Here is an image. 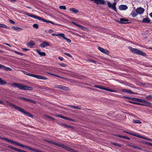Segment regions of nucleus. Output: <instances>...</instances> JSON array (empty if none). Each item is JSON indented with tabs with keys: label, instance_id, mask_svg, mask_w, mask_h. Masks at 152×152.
Wrapping results in <instances>:
<instances>
[{
	"label": "nucleus",
	"instance_id": "1",
	"mask_svg": "<svg viewBox=\"0 0 152 152\" xmlns=\"http://www.w3.org/2000/svg\"><path fill=\"white\" fill-rule=\"evenodd\" d=\"M44 140L48 143H50L58 146L64 148L65 150H66L68 151L72 152H77V151H75L73 149L69 147L66 145H65L64 144H61L59 143H57L53 141H51L45 139V140Z\"/></svg>",
	"mask_w": 152,
	"mask_h": 152
},
{
	"label": "nucleus",
	"instance_id": "2",
	"mask_svg": "<svg viewBox=\"0 0 152 152\" xmlns=\"http://www.w3.org/2000/svg\"><path fill=\"white\" fill-rule=\"evenodd\" d=\"M14 87H17L21 90H32L33 88L32 87L28 86L27 85H24L21 83H13L12 84Z\"/></svg>",
	"mask_w": 152,
	"mask_h": 152
},
{
	"label": "nucleus",
	"instance_id": "3",
	"mask_svg": "<svg viewBox=\"0 0 152 152\" xmlns=\"http://www.w3.org/2000/svg\"><path fill=\"white\" fill-rule=\"evenodd\" d=\"M10 105L13 107L15 109L18 110L20 112L23 113L25 115H26L28 116H29L30 117L33 118V115L32 114H30L28 112L25 111V110L22 108L20 107H18L15 104H13L12 103H10Z\"/></svg>",
	"mask_w": 152,
	"mask_h": 152
},
{
	"label": "nucleus",
	"instance_id": "4",
	"mask_svg": "<svg viewBox=\"0 0 152 152\" xmlns=\"http://www.w3.org/2000/svg\"><path fill=\"white\" fill-rule=\"evenodd\" d=\"M128 48L130 50L134 53L141 55L144 56H146V54L145 53L142 51L140 50L137 49L136 48H133L131 47H129Z\"/></svg>",
	"mask_w": 152,
	"mask_h": 152
},
{
	"label": "nucleus",
	"instance_id": "5",
	"mask_svg": "<svg viewBox=\"0 0 152 152\" xmlns=\"http://www.w3.org/2000/svg\"><path fill=\"white\" fill-rule=\"evenodd\" d=\"M71 23L74 24L76 26L79 27L81 30L83 31H90V30L88 28H87L84 26H83L82 25L79 24L77 23H76L74 21H72Z\"/></svg>",
	"mask_w": 152,
	"mask_h": 152
},
{
	"label": "nucleus",
	"instance_id": "6",
	"mask_svg": "<svg viewBox=\"0 0 152 152\" xmlns=\"http://www.w3.org/2000/svg\"><path fill=\"white\" fill-rule=\"evenodd\" d=\"M0 139H3L5 141H7V142H10L12 144H14L15 145H18L19 142H16L14 141H13V140H10L8 139V138L4 137H2L0 136Z\"/></svg>",
	"mask_w": 152,
	"mask_h": 152
},
{
	"label": "nucleus",
	"instance_id": "7",
	"mask_svg": "<svg viewBox=\"0 0 152 152\" xmlns=\"http://www.w3.org/2000/svg\"><path fill=\"white\" fill-rule=\"evenodd\" d=\"M18 145L20 146L21 147L26 148L29 150H30L32 151H33L35 152H36L37 150V149H34V148L31 147H30L28 146L27 145L22 144L21 143L19 142Z\"/></svg>",
	"mask_w": 152,
	"mask_h": 152
},
{
	"label": "nucleus",
	"instance_id": "8",
	"mask_svg": "<svg viewBox=\"0 0 152 152\" xmlns=\"http://www.w3.org/2000/svg\"><path fill=\"white\" fill-rule=\"evenodd\" d=\"M19 99H20L22 100L25 101L27 102H29L31 103L34 104H35L36 103V102L35 101H34L32 100L23 97H20L19 98Z\"/></svg>",
	"mask_w": 152,
	"mask_h": 152
},
{
	"label": "nucleus",
	"instance_id": "9",
	"mask_svg": "<svg viewBox=\"0 0 152 152\" xmlns=\"http://www.w3.org/2000/svg\"><path fill=\"white\" fill-rule=\"evenodd\" d=\"M108 5L109 7L112 8V9L114 11H116V8L115 7L116 3H113L112 4L110 2H108Z\"/></svg>",
	"mask_w": 152,
	"mask_h": 152
},
{
	"label": "nucleus",
	"instance_id": "10",
	"mask_svg": "<svg viewBox=\"0 0 152 152\" xmlns=\"http://www.w3.org/2000/svg\"><path fill=\"white\" fill-rule=\"evenodd\" d=\"M40 47L42 48H44L46 47L50 46L49 43L46 41H43L42 42L40 45Z\"/></svg>",
	"mask_w": 152,
	"mask_h": 152
},
{
	"label": "nucleus",
	"instance_id": "11",
	"mask_svg": "<svg viewBox=\"0 0 152 152\" xmlns=\"http://www.w3.org/2000/svg\"><path fill=\"white\" fill-rule=\"evenodd\" d=\"M98 49L100 50L102 52L106 54H108L109 53V51L107 50H106L100 47H98Z\"/></svg>",
	"mask_w": 152,
	"mask_h": 152
},
{
	"label": "nucleus",
	"instance_id": "12",
	"mask_svg": "<svg viewBox=\"0 0 152 152\" xmlns=\"http://www.w3.org/2000/svg\"><path fill=\"white\" fill-rule=\"evenodd\" d=\"M121 91L124 93H127L130 94H137V93L132 92L129 89H123L121 90Z\"/></svg>",
	"mask_w": 152,
	"mask_h": 152
},
{
	"label": "nucleus",
	"instance_id": "13",
	"mask_svg": "<svg viewBox=\"0 0 152 152\" xmlns=\"http://www.w3.org/2000/svg\"><path fill=\"white\" fill-rule=\"evenodd\" d=\"M144 11V9L141 7H139L136 10V12L139 14H142Z\"/></svg>",
	"mask_w": 152,
	"mask_h": 152
},
{
	"label": "nucleus",
	"instance_id": "14",
	"mask_svg": "<svg viewBox=\"0 0 152 152\" xmlns=\"http://www.w3.org/2000/svg\"><path fill=\"white\" fill-rule=\"evenodd\" d=\"M0 69H3L6 71H11V69L4 66L0 64Z\"/></svg>",
	"mask_w": 152,
	"mask_h": 152
},
{
	"label": "nucleus",
	"instance_id": "15",
	"mask_svg": "<svg viewBox=\"0 0 152 152\" xmlns=\"http://www.w3.org/2000/svg\"><path fill=\"white\" fill-rule=\"evenodd\" d=\"M57 123H58V124L59 125H60L62 126H64L66 128H71L73 129H74V127L72 126H71L68 125L66 124L62 123H61L59 122H58Z\"/></svg>",
	"mask_w": 152,
	"mask_h": 152
},
{
	"label": "nucleus",
	"instance_id": "16",
	"mask_svg": "<svg viewBox=\"0 0 152 152\" xmlns=\"http://www.w3.org/2000/svg\"><path fill=\"white\" fill-rule=\"evenodd\" d=\"M52 35L53 36H56L58 37H62L63 38H66V37H64V35L63 33H60V34H52Z\"/></svg>",
	"mask_w": 152,
	"mask_h": 152
},
{
	"label": "nucleus",
	"instance_id": "17",
	"mask_svg": "<svg viewBox=\"0 0 152 152\" xmlns=\"http://www.w3.org/2000/svg\"><path fill=\"white\" fill-rule=\"evenodd\" d=\"M119 8L121 10H125L128 8V7L126 5H121L119 6Z\"/></svg>",
	"mask_w": 152,
	"mask_h": 152
},
{
	"label": "nucleus",
	"instance_id": "18",
	"mask_svg": "<svg viewBox=\"0 0 152 152\" xmlns=\"http://www.w3.org/2000/svg\"><path fill=\"white\" fill-rule=\"evenodd\" d=\"M36 51L37 53L40 55L41 56H45L46 55V53L44 52H41V51L38 50L36 49Z\"/></svg>",
	"mask_w": 152,
	"mask_h": 152
},
{
	"label": "nucleus",
	"instance_id": "19",
	"mask_svg": "<svg viewBox=\"0 0 152 152\" xmlns=\"http://www.w3.org/2000/svg\"><path fill=\"white\" fill-rule=\"evenodd\" d=\"M119 22L121 23H126L129 21L128 20L124 18H121Z\"/></svg>",
	"mask_w": 152,
	"mask_h": 152
},
{
	"label": "nucleus",
	"instance_id": "20",
	"mask_svg": "<svg viewBox=\"0 0 152 152\" xmlns=\"http://www.w3.org/2000/svg\"><path fill=\"white\" fill-rule=\"evenodd\" d=\"M143 103L145 104V106L151 107V105L152 104V103L149 102H148L146 100H144Z\"/></svg>",
	"mask_w": 152,
	"mask_h": 152
},
{
	"label": "nucleus",
	"instance_id": "21",
	"mask_svg": "<svg viewBox=\"0 0 152 152\" xmlns=\"http://www.w3.org/2000/svg\"><path fill=\"white\" fill-rule=\"evenodd\" d=\"M34 18L36 19H37L39 20H41L42 21L44 22H47V20L42 19L41 17L35 15Z\"/></svg>",
	"mask_w": 152,
	"mask_h": 152
},
{
	"label": "nucleus",
	"instance_id": "22",
	"mask_svg": "<svg viewBox=\"0 0 152 152\" xmlns=\"http://www.w3.org/2000/svg\"><path fill=\"white\" fill-rule=\"evenodd\" d=\"M151 22V20L148 18H144L142 22L143 23H148Z\"/></svg>",
	"mask_w": 152,
	"mask_h": 152
},
{
	"label": "nucleus",
	"instance_id": "23",
	"mask_svg": "<svg viewBox=\"0 0 152 152\" xmlns=\"http://www.w3.org/2000/svg\"><path fill=\"white\" fill-rule=\"evenodd\" d=\"M12 28L14 30H15L16 31H21L22 30V29L20 28H19L18 26H12Z\"/></svg>",
	"mask_w": 152,
	"mask_h": 152
},
{
	"label": "nucleus",
	"instance_id": "24",
	"mask_svg": "<svg viewBox=\"0 0 152 152\" xmlns=\"http://www.w3.org/2000/svg\"><path fill=\"white\" fill-rule=\"evenodd\" d=\"M35 44V43L32 41H30L28 44L27 45L28 46L30 47H31L33 46Z\"/></svg>",
	"mask_w": 152,
	"mask_h": 152
},
{
	"label": "nucleus",
	"instance_id": "25",
	"mask_svg": "<svg viewBox=\"0 0 152 152\" xmlns=\"http://www.w3.org/2000/svg\"><path fill=\"white\" fill-rule=\"evenodd\" d=\"M70 11L74 13H78L79 12V11L74 8H71L69 9Z\"/></svg>",
	"mask_w": 152,
	"mask_h": 152
},
{
	"label": "nucleus",
	"instance_id": "26",
	"mask_svg": "<svg viewBox=\"0 0 152 152\" xmlns=\"http://www.w3.org/2000/svg\"><path fill=\"white\" fill-rule=\"evenodd\" d=\"M7 83L5 81L3 80L0 77V84L3 85L7 84Z\"/></svg>",
	"mask_w": 152,
	"mask_h": 152
},
{
	"label": "nucleus",
	"instance_id": "27",
	"mask_svg": "<svg viewBox=\"0 0 152 152\" xmlns=\"http://www.w3.org/2000/svg\"><path fill=\"white\" fill-rule=\"evenodd\" d=\"M60 89L64 90H68L69 88L66 86L61 85Z\"/></svg>",
	"mask_w": 152,
	"mask_h": 152
},
{
	"label": "nucleus",
	"instance_id": "28",
	"mask_svg": "<svg viewBox=\"0 0 152 152\" xmlns=\"http://www.w3.org/2000/svg\"><path fill=\"white\" fill-rule=\"evenodd\" d=\"M60 89L64 90H68L69 88L66 86L61 85Z\"/></svg>",
	"mask_w": 152,
	"mask_h": 152
},
{
	"label": "nucleus",
	"instance_id": "29",
	"mask_svg": "<svg viewBox=\"0 0 152 152\" xmlns=\"http://www.w3.org/2000/svg\"><path fill=\"white\" fill-rule=\"evenodd\" d=\"M135 137H139V138H140L141 139H144L145 140H146V137H145L142 136H141L137 134H136V136H135Z\"/></svg>",
	"mask_w": 152,
	"mask_h": 152
},
{
	"label": "nucleus",
	"instance_id": "30",
	"mask_svg": "<svg viewBox=\"0 0 152 152\" xmlns=\"http://www.w3.org/2000/svg\"><path fill=\"white\" fill-rule=\"evenodd\" d=\"M0 28H8V27L4 25V24L2 23H0Z\"/></svg>",
	"mask_w": 152,
	"mask_h": 152
},
{
	"label": "nucleus",
	"instance_id": "31",
	"mask_svg": "<svg viewBox=\"0 0 152 152\" xmlns=\"http://www.w3.org/2000/svg\"><path fill=\"white\" fill-rule=\"evenodd\" d=\"M133 122L134 123H137L139 124H140L142 123L139 120H135L134 119L133 120Z\"/></svg>",
	"mask_w": 152,
	"mask_h": 152
},
{
	"label": "nucleus",
	"instance_id": "32",
	"mask_svg": "<svg viewBox=\"0 0 152 152\" xmlns=\"http://www.w3.org/2000/svg\"><path fill=\"white\" fill-rule=\"evenodd\" d=\"M64 119H66V120L70 121H75L72 118H69L67 117H65L64 116Z\"/></svg>",
	"mask_w": 152,
	"mask_h": 152
},
{
	"label": "nucleus",
	"instance_id": "33",
	"mask_svg": "<svg viewBox=\"0 0 152 152\" xmlns=\"http://www.w3.org/2000/svg\"><path fill=\"white\" fill-rule=\"evenodd\" d=\"M111 144L114 145H115V146H118L120 147H121V144H119L118 143H115V142H112L111 143Z\"/></svg>",
	"mask_w": 152,
	"mask_h": 152
},
{
	"label": "nucleus",
	"instance_id": "34",
	"mask_svg": "<svg viewBox=\"0 0 152 152\" xmlns=\"http://www.w3.org/2000/svg\"><path fill=\"white\" fill-rule=\"evenodd\" d=\"M124 132L127 133V134H131L132 135H133L135 136H136V134L134 132H126V131Z\"/></svg>",
	"mask_w": 152,
	"mask_h": 152
},
{
	"label": "nucleus",
	"instance_id": "35",
	"mask_svg": "<svg viewBox=\"0 0 152 152\" xmlns=\"http://www.w3.org/2000/svg\"><path fill=\"white\" fill-rule=\"evenodd\" d=\"M137 14L136 12L134 11H133L131 14V15L133 17H136L137 15Z\"/></svg>",
	"mask_w": 152,
	"mask_h": 152
},
{
	"label": "nucleus",
	"instance_id": "36",
	"mask_svg": "<svg viewBox=\"0 0 152 152\" xmlns=\"http://www.w3.org/2000/svg\"><path fill=\"white\" fill-rule=\"evenodd\" d=\"M119 136L120 137V138H121L126 139L128 140H130V138L129 137H128L122 135V136Z\"/></svg>",
	"mask_w": 152,
	"mask_h": 152
},
{
	"label": "nucleus",
	"instance_id": "37",
	"mask_svg": "<svg viewBox=\"0 0 152 152\" xmlns=\"http://www.w3.org/2000/svg\"><path fill=\"white\" fill-rule=\"evenodd\" d=\"M25 14L29 16H30V17L31 18H34V16L35 15H33L32 14L28 13H25Z\"/></svg>",
	"mask_w": 152,
	"mask_h": 152
},
{
	"label": "nucleus",
	"instance_id": "38",
	"mask_svg": "<svg viewBox=\"0 0 152 152\" xmlns=\"http://www.w3.org/2000/svg\"><path fill=\"white\" fill-rule=\"evenodd\" d=\"M145 98L147 100H151L152 99V95H150L148 96H147L145 97Z\"/></svg>",
	"mask_w": 152,
	"mask_h": 152
},
{
	"label": "nucleus",
	"instance_id": "39",
	"mask_svg": "<svg viewBox=\"0 0 152 152\" xmlns=\"http://www.w3.org/2000/svg\"><path fill=\"white\" fill-rule=\"evenodd\" d=\"M142 142L144 144H146L147 145H149L152 146V143H151V142H148L146 141H144Z\"/></svg>",
	"mask_w": 152,
	"mask_h": 152
},
{
	"label": "nucleus",
	"instance_id": "40",
	"mask_svg": "<svg viewBox=\"0 0 152 152\" xmlns=\"http://www.w3.org/2000/svg\"><path fill=\"white\" fill-rule=\"evenodd\" d=\"M144 100L143 99L137 98L136 102L143 103Z\"/></svg>",
	"mask_w": 152,
	"mask_h": 152
},
{
	"label": "nucleus",
	"instance_id": "41",
	"mask_svg": "<svg viewBox=\"0 0 152 152\" xmlns=\"http://www.w3.org/2000/svg\"><path fill=\"white\" fill-rule=\"evenodd\" d=\"M14 52H15V53H16L17 54H18V55H20L21 56H23L24 55H25V54H24V53H21L18 52V51H14Z\"/></svg>",
	"mask_w": 152,
	"mask_h": 152
},
{
	"label": "nucleus",
	"instance_id": "42",
	"mask_svg": "<svg viewBox=\"0 0 152 152\" xmlns=\"http://www.w3.org/2000/svg\"><path fill=\"white\" fill-rule=\"evenodd\" d=\"M72 108L74 109H78L79 110L81 109V108L80 107H79L78 106H75L74 105L73 106Z\"/></svg>",
	"mask_w": 152,
	"mask_h": 152
},
{
	"label": "nucleus",
	"instance_id": "43",
	"mask_svg": "<svg viewBox=\"0 0 152 152\" xmlns=\"http://www.w3.org/2000/svg\"><path fill=\"white\" fill-rule=\"evenodd\" d=\"M94 87L96 88H97L101 89H102L103 88V87L102 86H100L97 85H95L94 86Z\"/></svg>",
	"mask_w": 152,
	"mask_h": 152
},
{
	"label": "nucleus",
	"instance_id": "44",
	"mask_svg": "<svg viewBox=\"0 0 152 152\" xmlns=\"http://www.w3.org/2000/svg\"><path fill=\"white\" fill-rule=\"evenodd\" d=\"M59 8L61 9L65 10L66 9V7L64 6H60L59 7Z\"/></svg>",
	"mask_w": 152,
	"mask_h": 152
},
{
	"label": "nucleus",
	"instance_id": "45",
	"mask_svg": "<svg viewBox=\"0 0 152 152\" xmlns=\"http://www.w3.org/2000/svg\"><path fill=\"white\" fill-rule=\"evenodd\" d=\"M133 148H137L138 149H139L140 150H141V151L143 150L142 148H140V147H137V146L135 145V146H133Z\"/></svg>",
	"mask_w": 152,
	"mask_h": 152
},
{
	"label": "nucleus",
	"instance_id": "46",
	"mask_svg": "<svg viewBox=\"0 0 152 152\" xmlns=\"http://www.w3.org/2000/svg\"><path fill=\"white\" fill-rule=\"evenodd\" d=\"M28 75H29V76H30L32 77H35V78L36 77V76H37V75H36L35 74H30V73Z\"/></svg>",
	"mask_w": 152,
	"mask_h": 152
},
{
	"label": "nucleus",
	"instance_id": "47",
	"mask_svg": "<svg viewBox=\"0 0 152 152\" xmlns=\"http://www.w3.org/2000/svg\"><path fill=\"white\" fill-rule=\"evenodd\" d=\"M33 27L36 28H39L38 25L36 24H34L33 25Z\"/></svg>",
	"mask_w": 152,
	"mask_h": 152
},
{
	"label": "nucleus",
	"instance_id": "48",
	"mask_svg": "<svg viewBox=\"0 0 152 152\" xmlns=\"http://www.w3.org/2000/svg\"><path fill=\"white\" fill-rule=\"evenodd\" d=\"M61 86V85H56L54 86V87L56 88L60 89Z\"/></svg>",
	"mask_w": 152,
	"mask_h": 152
},
{
	"label": "nucleus",
	"instance_id": "49",
	"mask_svg": "<svg viewBox=\"0 0 152 152\" xmlns=\"http://www.w3.org/2000/svg\"><path fill=\"white\" fill-rule=\"evenodd\" d=\"M59 65L63 67H66V65L64 63H60L59 64Z\"/></svg>",
	"mask_w": 152,
	"mask_h": 152
},
{
	"label": "nucleus",
	"instance_id": "50",
	"mask_svg": "<svg viewBox=\"0 0 152 152\" xmlns=\"http://www.w3.org/2000/svg\"><path fill=\"white\" fill-rule=\"evenodd\" d=\"M88 61L92 63H93L95 64H96V61L94 60H93L91 59H89L88 60Z\"/></svg>",
	"mask_w": 152,
	"mask_h": 152
},
{
	"label": "nucleus",
	"instance_id": "51",
	"mask_svg": "<svg viewBox=\"0 0 152 152\" xmlns=\"http://www.w3.org/2000/svg\"><path fill=\"white\" fill-rule=\"evenodd\" d=\"M123 98L124 99H131L132 98L129 97H128V96H123Z\"/></svg>",
	"mask_w": 152,
	"mask_h": 152
},
{
	"label": "nucleus",
	"instance_id": "52",
	"mask_svg": "<svg viewBox=\"0 0 152 152\" xmlns=\"http://www.w3.org/2000/svg\"><path fill=\"white\" fill-rule=\"evenodd\" d=\"M64 54L65 55H66V56H68V57H71V58H72V56L70 54H69V53H64Z\"/></svg>",
	"mask_w": 152,
	"mask_h": 152
},
{
	"label": "nucleus",
	"instance_id": "53",
	"mask_svg": "<svg viewBox=\"0 0 152 152\" xmlns=\"http://www.w3.org/2000/svg\"><path fill=\"white\" fill-rule=\"evenodd\" d=\"M76 22L78 23H79L82 24H84L83 22L82 21L79 20H76Z\"/></svg>",
	"mask_w": 152,
	"mask_h": 152
},
{
	"label": "nucleus",
	"instance_id": "54",
	"mask_svg": "<svg viewBox=\"0 0 152 152\" xmlns=\"http://www.w3.org/2000/svg\"><path fill=\"white\" fill-rule=\"evenodd\" d=\"M42 76L41 75H37L36 78L39 79H41L42 78Z\"/></svg>",
	"mask_w": 152,
	"mask_h": 152
},
{
	"label": "nucleus",
	"instance_id": "55",
	"mask_svg": "<svg viewBox=\"0 0 152 152\" xmlns=\"http://www.w3.org/2000/svg\"><path fill=\"white\" fill-rule=\"evenodd\" d=\"M58 116L61 118H63L64 119V116L61 115H58Z\"/></svg>",
	"mask_w": 152,
	"mask_h": 152
},
{
	"label": "nucleus",
	"instance_id": "56",
	"mask_svg": "<svg viewBox=\"0 0 152 152\" xmlns=\"http://www.w3.org/2000/svg\"><path fill=\"white\" fill-rule=\"evenodd\" d=\"M108 91H110L111 92H116V91L115 90H112V89H109V90H108Z\"/></svg>",
	"mask_w": 152,
	"mask_h": 152
},
{
	"label": "nucleus",
	"instance_id": "57",
	"mask_svg": "<svg viewBox=\"0 0 152 152\" xmlns=\"http://www.w3.org/2000/svg\"><path fill=\"white\" fill-rule=\"evenodd\" d=\"M47 77L42 76V78H41V79L45 80H47Z\"/></svg>",
	"mask_w": 152,
	"mask_h": 152
},
{
	"label": "nucleus",
	"instance_id": "58",
	"mask_svg": "<svg viewBox=\"0 0 152 152\" xmlns=\"http://www.w3.org/2000/svg\"><path fill=\"white\" fill-rule=\"evenodd\" d=\"M23 72L24 73V74L25 75H27L28 76H29V74H30L29 73H28L27 72H26V71H23Z\"/></svg>",
	"mask_w": 152,
	"mask_h": 152
},
{
	"label": "nucleus",
	"instance_id": "59",
	"mask_svg": "<svg viewBox=\"0 0 152 152\" xmlns=\"http://www.w3.org/2000/svg\"><path fill=\"white\" fill-rule=\"evenodd\" d=\"M137 98H135V97L131 98L132 100L133 101H136H136H137Z\"/></svg>",
	"mask_w": 152,
	"mask_h": 152
},
{
	"label": "nucleus",
	"instance_id": "60",
	"mask_svg": "<svg viewBox=\"0 0 152 152\" xmlns=\"http://www.w3.org/2000/svg\"><path fill=\"white\" fill-rule=\"evenodd\" d=\"M66 40L67 41L69 42H71V40L69 39H64Z\"/></svg>",
	"mask_w": 152,
	"mask_h": 152
},
{
	"label": "nucleus",
	"instance_id": "61",
	"mask_svg": "<svg viewBox=\"0 0 152 152\" xmlns=\"http://www.w3.org/2000/svg\"><path fill=\"white\" fill-rule=\"evenodd\" d=\"M9 21L11 23H12L13 24H14L15 23V22L11 20H9Z\"/></svg>",
	"mask_w": 152,
	"mask_h": 152
},
{
	"label": "nucleus",
	"instance_id": "62",
	"mask_svg": "<svg viewBox=\"0 0 152 152\" xmlns=\"http://www.w3.org/2000/svg\"><path fill=\"white\" fill-rule=\"evenodd\" d=\"M58 59L61 61H63L64 60V58H63L61 57H58Z\"/></svg>",
	"mask_w": 152,
	"mask_h": 152
},
{
	"label": "nucleus",
	"instance_id": "63",
	"mask_svg": "<svg viewBox=\"0 0 152 152\" xmlns=\"http://www.w3.org/2000/svg\"><path fill=\"white\" fill-rule=\"evenodd\" d=\"M127 145V146H131V147H133V146H135V145H133V144H132V145H131L130 144H129V143Z\"/></svg>",
	"mask_w": 152,
	"mask_h": 152
},
{
	"label": "nucleus",
	"instance_id": "64",
	"mask_svg": "<svg viewBox=\"0 0 152 152\" xmlns=\"http://www.w3.org/2000/svg\"><path fill=\"white\" fill-rule=\"evenodd\" d=\"M53 31L51 29H49L48 31V32L50 33H51L53 32Z\"/></svg>",
	"mask_w": 152,
	"mask_h": 152
}]
</instances>
